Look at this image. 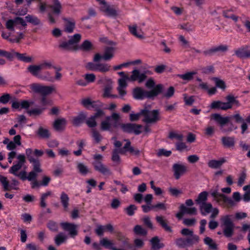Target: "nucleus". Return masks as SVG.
<instances>
[{"instance_id": "obj_1", "label": "nucleus", "mask_w": 250, "mask_h": 250, "mask_svg": "<svg viewBox=\"0 0 250 250\" xmlns=\"http://www.w3.org/2000/svg\"><path fill=\"white\" fill-rule=\"evenodd\" d=\"M164 86L162 84L156 85L154 88L146 90L141 87H135L132 92L133 97L136 100H142L146 98L153 100L155 97L163 93Z\"/></svg>"}, {"instance_id": "obj_2", "label": "nucleus", "mask_w": 250, "mask_h": 250, "mask_svg": "<svg viewBox=\"0 0 250 250\" xmlns=\"http://www.w3.org/2000/svg\"><path fill=\"white\" fill-rule=\"evenodd\" d=\"M181 234L186 236V238H179L175 240L176 245L180 248L191 247L197 245L200 242V237L198 235L194 234L193 231L187 228L182 229Z\"/></svg>"}, {"instance_id": "obj_3", "label": "nucleus", "mask_w": 250, "mask_h": 250, "mask_svg": "<svg viewBox=\"0 0 250 250\" xmlns=\"http://www.w3.org/2000/svg\"><path fill=\"white\" fill-rule=\"evenodd\" d=\"M118 74L122 77L121 79H127L129 82L137 81L140 83L144 82L148 76L152 75V72L149 70H146L141 72L139 70L135 69L132 71L130 76H128L123 71L119 72Z\"/></svg>"}, {"instance_id": "obj_4", "label": "nucleus", "mask_w": 250, "mask_h": 250, "mask_svg": "<svg viewBox=\"0 0 250 250\" xmlns=\"http://www.w3.org/2000/svg\"><path fill=\"white\" fill-rule=\"evenodd\" d=\"M17 159L19 160L18 163L10 167L9 172L24 181L25 171L24 170L20 172H19V171L25 163V157L23 154H19L17 156Z\"/></svg>"}, {"instance_id": "obj_5", "label": "nucleus", "mask_w": 250, "mask_h": 250, "mask_svg": "<svg viewBox=\"0 0 250 250\" xmlns=\"http://www.w3.org/2000/svg\"><path fill=\"white\" fill-rule=\"evenodd\" d=\"M120 116L119 114L113 113L111 116L106 117L105 120L102 122L101 128L102 130H109L111 127L116 128L119 126V120Z\"/></svg>"}, {"instance_id": "obj_6", "label": "nucleus", "mask_w": 250, "mask_h": 250, "mask_svg": "<svg viewBox=\"0 0 250 250\" xmlns=\"http://www.w3.org/2000/svg\"><path fill=\"white\" fill-rule=\"evenodd\" d=\"M30 88L34 92L46 96L53 92H56L54 85L46 86L38 83H33L30 85Z\"/></svg>"}, {"instance_id": "obj_7", "label": "nucleus", "mask_w": 250, "mask_h": 250, "mask_svg": "<svg viewBox=\"0 0 250 250\" xmlns=\"http://www.w3.org/2000/svg\"><path fill=\"white\" fill-rule=\"evenodd\" d=\"M39 8L41 13H44L47 8H51L54 14L59 15L61 13L62 6L59 0H52L53 4L47 5L45 2H42L41 0H38Z\"/></svg>"}, {"instance_id": "obj_8", "label": "nucleus", "mask_w": 250, "mask_h": 250, "mask_svg": "<svg viewBox=\"0 0 250 250\" xmlns=\"http://www.w3.org/2000/svg\"><path fill=\"white\" fill-rule=\"evenodd\" d=\"M221 221L222 226H224L223 233L227 237H230L234 232V224L233 223L230 215H225L221 217Z\"/></svg>"}, {"instance_id": "obj_9", "label": "nucleus", "mask_w": 250, "mask_h": 250, "mask_svg": "<svg viewBox=\"0 0 250 250\" xmlns=\"http://www.w3.org/2000/svg\"><path fill=\"white\" fill-rule=\"evenodd\" d=\"M141 114L144 117L143 121L147 124L155 123L160 120L159 111L153 110L149 111L146 108L141 110Z\"/></svg>"}, {"instance_id": "obj_10", "label": "nucleus", "mask_w": 250, "mask_h": 250, "mask_svg": "<svg viewBox=\"0 0 250 250\" xmlns=\"http://www.w3.org/2000/svg\"><path fill=\"white\" fill-rule=\"evenodd\" d=\"M122 130L128 133H134L135 135H139L142 133L143 126L132 123L120 124L119 125Z\"/></svg>"}, {"instance_id": "obj_11", "label": "nucleus", "mask_w": 250, "mask_h": 250, "mask_svg": "<svg viewBox=\"0 0 250 250\" xmlns=\"http://www.w3.org/2000/svg\"><path fill=\"white\" fill-rule=\"evenodd\" d=\"M100 10L104 12L106 16L112 17H116L118 15V11L113 5L108 4L105 0L100 1Z\"/></svg>"}, {"instance_id": "obj_12", "label": "nucleus", "mask_w": 250, "mask_h": 250, "mask_svg": "<svg viewBox=\"0 0 250 250\" xmlns=\"http://www.w3.org/2000/svg\"><path fill=\"white\" fill-rule=\"evenodd\" d=\"M115 49L113 47H106L105 48L103 55H101L99 53L95 55L93 61L98 62L100 60L103 59L104 61H109L114 57V53Z\"/></svg>"}, {"instance_id": "obj_13", "label": "nucleus", "mask_w": 250, "mask_h": 250, "mask_svg": "<svg viewBox=\"0 0 250 250\" xmlns=\"http://www.w3.org/2000/svg\"><path fill=\"white\" fill-rule=\"evenodd\" d=\"M20 24L22 26H26L27 25L25 21L23 19L17 17L13 20H8L5 24L6 28L10 31H14V26Z\"/></svg>"}, {"instance_id": "obj_14", "label": "nucleus", "mask_w": 250, "mask_h": 250, "mask_svg": "<svg viewBox=\"0 0 250 250\" xmlns=\"http://www.w3.org/2000/svg\"><path fill=\"white\" fill-rule=\"evenodd\" d=\"M60 225L64 230L69 232V234L71 237L74 238L77 235L78 225L68 222H62Z\"/></svg>"}, {"instance_id": "obj_15", "label": "nucleus", "mask_w": 250, "mask_h": 250, "mask_svg": "<svg viewBox=\"0 0 250 250\" xmlns=\"http://www.w3.org/2000/svg\"><path fill=\"white\" fill-rule=\"evenodd\" d=\"M32 165L33 167V170L29 173L27 176H26L27 173L25 171V178L24 179V180L27 179L29 181H31L32 180H36L38 176V174L42 171V169L41 168L40 163L33 164Z\"/></svg>"}, {"instance_id": "obj_16", "label": "nucleus", "mask_w": 250, "mask_h": 250, "mask_svg": "<svg viewBox=\"0 0 250 250\" xmlns=\"http://www.w3.org/2000/svg\"><path fill=\"white\" fill-rule=\"evenodd\" d=\"M174 176L176 179H179L187 171V167L183 164H174L172 167Z\"/></svg>"}, {"instance_id": "obj_17", "label": "nucleus", "mask_w": 250, "mask_h": 250, "mask_svg": "<svg viewBox=\"0 0 250 250\" xmlns=\"http://www.w3.org/2000/svg\"><path fill=\"white\" fill-rule=\"evenodd\" d=\"M248 45H243L234 51L235 55L240 59H250V50Z\"/></svg>"}, {"instance_id": "obj_18", "label": "nucleus", "mask_w": 250, "mask_h": 250, "mask_svg": "<svg viewBox=\"0 0 250 250\" xmlns=\"http://www.w3.org/2000/svg\"><path fill=\"white\" fill-rule=\"evenodd\" d=\"M214 200L220 205H226L229 207L234 205V201L230 198L227 197L222 193L220 194Z\"/></svg>"}, {"instance_id": "obj_19", "label": "nucleus", "mask_w": 250, "mask_h": 250, "mask_svg": "<svg viewBox=\"0 0 250 250\" xmlns=\"http://www.w3.org/2000/svg\"><path fill=\"white\" fill-rule=\"evenodd\" d=\"M93 165L96 171H99L103 174L106 175H110L111 174V172L109 169L105 165H104L101 161H95L93 163Z\"/></svg>"}, {"instance_id": "obj_20", "label": "nucleus", "mask_w": 250, "mask_h": 250, "mask_svg": "<svg viewBox=\"0 0 250 250\" xmlns=\"http://www.w3.org/2000/svg\"><path fill=\"white\" fill-rule=\"evenodd\" d=\"M211 117L214 119L221 127H223L226 124L228 123L230 117H223L220 114L215 113L211 115Z\"/></svg>"}, {"instance_id": "obj_21", "label": "nucleus", "mask_w": 250, "mask_h": 250, "mask_svg": "<svg viewBox=\"0 0 250 250\" xmlns=\"http://www.w3.org/2000/svg\"><path fill=\"white\" fill-rule=\"evenodd\" d=\"M125 141L126 142V144L123 147V150L125 151V154L128 151L131 154L135 156H139L140 154V151L138 149H135L133 147L131 146V142L129 140L125 139Z\"/></svg>"}, {"instance_id": "obj_22", "label": "nucleus", "mask_w": 250, "mask_h": 250, "mask_svg": "<svg viewBox=\"0 0 250 250\" xmlns=\"http://www.w3.org/2000/svg\"><path fill=\"white\" fill-rule=\"evenodd\" d=\"M65 21L64 31L67 33H72L75 27V21L71 19H64Z\"/></svg>"}, {"instance_id": "obj_23", "label": "nucleus", "mask_w": 250, "mask_h": 250, "mask_svg": "<svg viewBox=\"0 0 250 250\" xmlns=\"http://www.w3.org/2000/svg\"><path fill=\"white\" fill-rule=\"evenodd\" d=\"M71 41L68 42H63L61 43L59 45V48L66 51H76L78 50V48L77 45H73L71 43Z\"/></svg>"}, {"instance_id": "obj_24", "label": "nucleus", "mask_w": 250, "mask_h": 250, "mask_svg": "<svg viewBox=\"0 0 250 250\" xmlns=\"http://www.w3.org/2000/svg\"><path fill=\"white\" fill-rule=\"evenodd\" d=\"M119 154H125V151L123 148H115L113 150L111 160L117 164H119L121 163V158Z\"/></svg>"}, {"instance_id": "obj_25", "label": "nucleus", "mask_w": 250, "mask_h": 250, "mask_svg": "<svg viewBox=\"0 0 250 250\" xmlns=\"http://www.w3.org/2000/svg\"><path fill=\"white\" fill-rule=\"evenodd\" d=\"M66 124V121L64 118H59L55 120L53 127L57 131H62L64 128Z\"/></svg>"}, {"instance_id": "obj_26", "label": "nucleus", "mask_w": 250, "mask_h": 250, "mask_svg": "<svg viewBox=\"0 0 250 250\" xmlns=\"http://www.w3.org/2000/svg\"><path fill=\"white\" fill-rule=\"evenodd\" d=\"M212 206L210 203H206L199 206V209L202 215L205 216L212 211Z\"/></svg>"}, {"instance_id": "obj_27", "label": "nucleus", "mask_w": 250, "mask_h": 250, "mask_svg": "<svg viewBox=\"0 0 250 250\" xmlns=\"http://www.w3.org/2000/svg\"><path fill=\"white\" fill-rule=\"evenodd\" d=\"M60 201L65 211H67L69 205V198L68 195L62 191L60 195Z\"/></svg>"}, {"instance_id": "obj_28", "label": "nucleus", "mask_w": 250, "mask_h": 250, "mask_svg": "<svg viewBox=\"0 0 250 250\" xmlns=\"http://www.w3.org/2000/svg\"><path fill=\"white\" fill-rule=\"evenodd\" d=\"M221 141L224 146L227 148L233 147L235 145L234 138L232 137H223Z\"/></svg>"}, {"instance_id": "obj_29", "label": "nucleus", "mask_w": 250, "mask_h": 250, "mask_svg": "<svg viewBox=\"0 0 250 250\" xmlns=\"http://www.w3.org/2000/svg\"><path fill=\"white\" fill-rule=\"evenodd\" d=\"M128 29L130 33L135 37L139 39L144 38L143 32L141 29L137 31V26L136 24L128 26Z\"/></svg>"}, {"instance_id": "obj_30", "label": "nucleus", "mask_w": 250, "mask_h": 250, "mask_svg": "<svg viewBox=\"0 0 250 250\" xmlns=\"http://www.w3.org/2000/svg\"><path fill=\"white\" fill-rule=\"evenodd\" d=\"M86 118V115L83 112H81L79 115L73 118L72 123L74 125L78 126L83 123Z\"/></svg>"}, {"instance_id": "obj_31", "label": "nucleus", "mask_w": 250, "mask_h": 250, "mask_svg": "<svg viewBox=\"0 0 250 250\" xmlns=\"http://www.w3.org/2000/svg\"><path fill=\"white\" fill-rule=\"evenodd\" d=\"M226 162L224 158L220 159L219 160H212L208 162V166L212 168H218Z\"/></svg>"}, {"instance_id": "obj_32", "label": "nucleus", "mask_w": 250, "mask_h": 250, "mask_svg": "<svg viewBox=\"0 0 250 250\" xmlns=\"http://www.w3.org/2000/svg\"><path fill=\"white\" fill-rule=\"evenodd\" d=\"M208 193L207 191L201 192L198 195L197 199L195 200V202L199 206L202 204L207 203L206 201L208 199Z\"/></svg>"}, {"instance_id": "obj_33", "label": "nucleus", "mask_w": 250, "mask_h": 250, "mask_svg": "<svg viewBox=\"0 0 250 250\" xmlns=\"http://www.w3.org/2000/svg\"><path fill=\"white\" fill-rule=\"evenodd\" d=\"M157 222L167 231L171 232L172 231L171 228L167 224L166 220L162 216H157L156 217Z\"/></svg>"}, {"instance_id": "obj_34", "label": "nucleus", "mask_w": 250, "mask_h": 250, "mask_svg": "<svg viewBox=\"0 0 250 250\" xmlns=\"http://www.w3.org/2000/svg\"><path fill=\"white\" fill-rule=\"evenodd\" d=\"M37 133L41 138L43 139H48L50 136L49 130L42 126L39 128Z\"/></svg>"}, {"instance_id": "obj_35", "label": "nucleus", "mask_w": 250, "mask_h": 250, "mask_svg": "<svg viewBox=\"0 0 250 250\" xmlns=\"http://www.w3.org/2000/svg\"><path fill=\"white\" fill-rule=\"evenodd\" d=\"M28 71L33 76H38L39 73L42 70L40 64L30 65L27 68Z\"/></svg>"}, {"instance_id": "obj_36", "label": "nucleus", "mask_w": 250, "mask_h": 250, "mask_svg": "<svg viewBox=\"0 0 250 250\" xmlns=\"http://www.w3.org/2000/svg\"><path fill=\"white\" fill-rule=\"evenodd\" d=\"M27 22L34 25H38L41 24L40 20L36 16L32 15H28L25 17Z\"/></svg>"}, {"instance_id": "obj_37", "label": "nucleus", "mask_w": 250, "mask_h": 250, "mask_svg": "<svg viewBox=\"0 0 250 250\" xmlns=\"http://www.w3.org/2000/svg\"><path fill=\"white\" fill-rule=\"evenodd\" d=\"M111 66L106 63H97V71L101 73H106L110 69Z\"/></svg>"}, {"instance_id": "obj_38", "label": "nucleus", "mask_w": 250, "mask_h": 250, "mask_svg": "<svg viewBox=\"0 0 250 250\" xmlns=\"http://www.w3.org/2000/svg\"><path fill=\"white\" fill-rule=\"evenodd\" d=\"M180 210H184L185 213L189 215H196L197 209L195 207L187 208L184 204H182L179 207Z\"/></svg>"}, {"instance_id": "obj_39", "label": "nucleus", "mask_w": 250, "mask_h": 250, "mask_svg": "<svg viewBox=\"0 0 250 250\" xmlns=\"http://www.w3.org/2000/svg\"><path fill=\"white\" fill-rule=\"evenodd\" d=\"M196 74L197 72L195 71L188 72L185 74H179L178 75V76L179 78L183 80L189 81L193 79V76Z\"/></svg>"}, {"instance_id": "obj_40", "label": "nucleus", "mask_w": 250, "mask_h": 250, "mask_svg": "<svg viewBox=\"0 0 250 250\" xmlns=\"http://www.w3.org/2000/svg\"><path fill=\"white\" fill-rule=\"evenodd\" d=\"M204 243L208 245L209 249L216 250L217 249L216 244L214 242L212 239L209 237L207 236L204 239Z\"/></svg>"}, {"instance_id": "obj_41", "label": "nucleus", "mask_w": 250, "mask_h": 250, "mask_svg": "<svg viewBox=\"0 0 250 250\" xmlns=\"http://www.w3.org/2000/svg\"><path fill=\"white\" fill-rule=\"evenodd\" d=\"M33 151L31 148H27L25 150V153L29 162L31 164H36L40 163L39 160L35 159L32 156Z\"/></svg>"}, {"instance_id": "obj_42", "label": "nucleus", "mask_w": 250, "mask_h": 250, "mask_svg": "<svg viewBox=\"0 0 250 250\" xmlns=\"http://www.w3.org/2000/svg\"><path fill=\"white\" fill-rule=\"evenodd\" d=\"M0 182L3 186V188L5 190H9L12 188L15 189L10 186L7 179L6 177L0 175Z\"/></svg>"}, {"instance_id": "obj_43", "label": "nucleus", "mask_w": 250, "mask_h": 250, "mask_svg": "<svg viewBox=\"0 0 250 250\" xmlns=\"http://www.w3.org/2000/svg\"><path fill=\"white\" fill-rule=\"evenodd\" d=\"M150 242L153 249H159L164 246L163 244L159 243V239L157 236L153 237L151 239Z\"/></svg>"}, {"instance_id": "obj_44", "label": "nucleus", "mask_w": 250, "mask_h": 250, "mask_svg": "<svg viewBox=\"0 0 250 250\" xmlns=\"http://www.w3.org/2000/svg\"><path fill=\"white\" fill-rule=\"evenodd\" d=\"M67 239V236L63 233H59L55 238V242L57 246H60L64 243Z\"/></svg>"}, {"instance_id": "obj_45", "label": "nucleus", "mask_w": 250, "mask_h": 250, "mask_svg": "<svg viewBox=\"0 0 250 250\" xmlns=\"http://www.w3.org/2000/svg\"><path fill=\"white\" fill-rule=\"evenodd\" d=\"M42 69H57V67L54 65L51 61H44L40 64Z\"/></svg>"}, {"instance_id": "obj_46", "label": "nucleus", "mask_w": 250, "mask_h": 250, "mask_svg": "<svg viewBox=\"0 0 250 250\" xmlns=\"http://www.w3.org/2000/svg\"><path fill=\"white\" fill-rule=\"evenodd\" d=\"M16 57L18 59V60L25 62H30L32 60L31 57L27 56L26 54H21L17 52L16 53Z\"/></svg>"}, {"instance_id": "obj_47", "label": "nucleus", "mask_w": 250, "mask_h": 250, "mask_svg": "<svg viewBox=\"0 0 250 250\" xmlns=\"http://www.w3.org/2000/svg\"><path fill=\"white\" fill-rule=\"evenodd\" d=\"M77 168L78 169L79 172L83 175H86L89 172L87 166L82 163H79L78 164Z\"/></svg>"}, {"instance_id": "obj_48", "label": "nucleus", "mask_w": 250, "mask_h": 250, "mask_svg": "<svg viewBox=\"0 0 250 250\" xmlns=\"http://www.w3.org/2000/svg\"><path fill=\"white\" fill-rule=\"evenodd\" d=\"M168 138L171 140L175 139L178 141H182L184 139V136L183 134L178 133L176 132L171 131L169 133Z\"/></svg>"}, {"instance_id": "obj_49", "label": "nucleus", "mask_w": 250, "mask_h": 250, "mask_svg": "<svg viewBox=\"0 0 250 250\" xmlns=\"http://www.w3.org/2000/svg\"><path fill=\"white\" fill-rule=\"evenodd\" d=\"M100 245L104 247L105 248L109 249L111 250V248L113 247V243L111 241L109 240L106 238H103L100 241Z\"/></svg>"}, {"instance_id": "obj_50", "label": "nucleus", "mask_w": 250, "mask_h": 250, "mask_svg": "<svg viewBox=\"0 0 250 250\" xmlns=\"http://www.w3.org/2000/svg\"><path fill=\"white\" fill-rule=\"evenodd\" d=\"M226 100H227V103L229 104V105H231V107H232V104H235L237 106H239L240 104L238 100L236 99V98L234 97V96L232 95H228L226 98Z\"/></svg>"}, {"instance_id": "obj_51", "label": "nucleus", "mask_w": 250, "mask_h": 250, "mask_svg": "<svg viewBox=\"0 0 250 250\" xmlns=\"http://www.w3.org/2000/svg\"><path fill=\"white\" fill-rule=\"evenodd\" d=\"M92 137L97 143L100 142L102 139V136L100 133L95 129H91Z\"/></svg>"}, {"instance_id": "obj_52", "label": "nucleus", "mask_w": 250, "mask_h": 250, "mask_svg": "<svg viewBox=\"0 0 250 250\" xmlns=\"http://www.w3.org/2000/svg\"><path fill=\"white\" fill-rule=\"evenodd\" d=\"M47 227L52 231L57 232L58 230V225L57 223L53 220H49L48 221L47 224Z\"/></svg>"}, {"instance_id": "obj_53", "label": "nucleus", "mask_w": 250, "mask_h": 250, "mask_svg": "<svg viewBox=\"0 0 250 250\" xmlns=\"http://www.w3.org/2000/svg\"><path fill=\"white\" fill-rule=\"evenodd\" d=\"M243 190L246 191V192L243 195V200L245 202H249L250 201V185L245 186L243 187Z\"/></svg>"}, {"instance_id": "obj_54", "label": "nucleus", "mask_w": 250, "mask_h": 250, "mask_svg": "<svg viewBox=\"0 0 250 250\" xmlns=\"http://www.w3.org/2000/svg\"><path fill=\"white\" fill-rule=\"evenodd\" d=\"M80 48L84 51L90 50L92 49V44L89 41L85 40L81 44Z\"/></svg>"}, {"instance_id": "obj_55", "label": "nucleus", "mask_w": 250, "mask_h": 250, "mask_svg": "<svg viewBox=\"0 0 250 250\" xmlns=\"http://www.w3.org/2000/svg\"><path fill=\"white\" fill-rule=\"evenodd\" d=\"M96 118L93 116L86 120V124L89 127L93 128L97 126V123L96 121Z\"/></svg>"}, {"instance_id": "obj_56", "label": "nucleus", "mask_w": 250, "mask_h": 250, "mask_svg": "<svg viewBox=\"0 0 250 250\" xmlns=\"http://www.w3.org/2000/svg\"><path fill=\"white\" fill-rule=\"evenodd\" d=\"M134 231L135 233L142 235H146L147 233L146 230L139 225H136L134 227Z\"/></svg>"}, {"instance_id": "obj_57", "label": "nucleus", "mask_w": 250, "mask_h": 250, "mask_svg": "<svg viewBox=\"0 0 250 250\" xmlns=\"http://www.w3.org/2000/svg\"><path fill=\"white\" fill-rule=\"evenodd\" d=\"M175 92V89L173 86H170L167 91L164 93H163V97L166 98V99H169L172 97Z\"/></svg>"}, {"instance_id": "obj_58", "label": "nucleus", "mask_w": 250, "mask_h": 250, "mask_svg": "<svg viewBox=\"0 0 250 250\" xmlns=\"http://www.w3.org/2000/svg\"><path fill=\"white\" fill-rule=\"evenodd\" d=\"M112 89L111 84L106 85L104 88L103 96L105 98H109L111 96V92Z\"/></svg>"}, {"instance_id": "obj_59", "label": "nucleus", "mask_w": 250, "mask_h": 250, "mask_svg": "<svg viewBox=\"0 0 250 250\" xmlns=\"http://www.w3.org/2000/svg\"><path fill=\"white\" fill-rule=\"evenodd\" d=\"M81 35L79 34H76L71 36L69 41H71V43L73 45H77V43L80 41Z\"/></svg>"}, {"instance_id": "obj_60", "label": "nucleus", "mask_w": 250, "mask_h": 250, "mask_svg": "<svg viewBox=\"0 0 250 250\" xmlns=\"http://www.w3.org/2000/svg\"><path fill=\"white\" fill-rule=\"evenodd\" d=\"M184 100L185 104L188 105H191L194 102L193 96L188 97L187 94H183Z\"/></svg>"}, {"instance_id": "obj_61", "label": "nucleus", "mask_w": 250, "mask_h": 250, "mask_svg": "<svg viewBox=\"0 0 250 250\" xmlns=\"http://www.w3.org/2000/svg\"><path fill=\"white\" fill-rule=\"evenodd\" d=\"M230 10H227L223 11V15L226 18L228 19H231L234 21L236 22L238 21V17L233 15L229 14Z\"/></svg>"}, {"instance_id": "obj_62", "label": "nucleus", "mask_w": 250, "mask_h": 250, "mask_svg": "<svg viewBox=\"0 0 250 250\" xmlns=\"http://www.w3.org/2000/svg\"><path fill=\"white\" fill-rule=\"evenodd\" d=\"M137 208L134 205H130L127 207L125 210H126V213L129 216H132L134 214V211L137 210Z\"/></svg>"}, {"instance_id": "obj_63", "label": "nucleus", "mask_w": 250, "mask_h": 250, "mask_svg": "<svg viewBox=\"0 0 250 250\" xmlns=\"http://www.w3.org/2000/svg\"><path fill=\"white\" fill-rule=\"evenodd\" d=\"M84 78L87 83H91L94 82L96 80V76L93 73L86 74Z\"/></svg>"}, {"instance_id": "obj_64", "label": "nucleus", "mask_w": 250, "mask_h": 250, "mask_svg": "<svg viewBox=\"0 0 250 250\" xmlns=\"http://www.w3.org/2000/svg\"><path fill=\"white\" fill-rule=\"evenodd\" d=\"M85 67L87 70L97 71V63H95L92 62H88L85 64Z\"/></svg>"}]
</instances>
